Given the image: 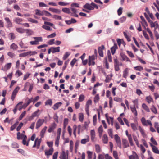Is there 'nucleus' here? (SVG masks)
<instances>
[{
	"label": "nucleus",
	"mask_w": 159,
	"mask_h": 159,
	"mask_svg": "<svg viewBox=\"0 0 159 159\" xmlns=\"http://www.w3.org/2000/svg\"><path fill=\"white\" fill-rule=\"evenodd\" d=\"M25 135L23 133L21 134L20 132H19L17 133V139L18 140L22 139L24 136Z\"/></svg>",
	"instance_id": "nucleus-24"
},
{
	"label": "nucleus",
	"mask_w": 159,
	"mask_h": 159,
	"mask_svg": "<svg viewBox=\"0 0 159 159\" xmlns=\"http://www.w3.org/2000/svg\"><path fill=\"white\" fill-rule=\"evenodd\" d=\"M69 151H66L64 149H62V152L60 153L59 158L60 159H68Z\"/></svg>",
	"instance_id": "nucleus-1"
},
{
	"label": "nucleus",
	"mask_w": 159,
	"mask_h": 159,
	"mask_svg": "<svg viewBox=\"0 0 159 159\" xmlns=\"http://www.w3.org/2000/svg\"><path fill=\"white\" fill-rule=\"evenodd\" d=\"M52 52L54 53L57 52H60V47H51Z\"/></svg>",
	"instance_id": "nucleus-25"
},
{
	"label": "nucleus",
	"mask_w": 159,
	"mask_h": 159,
	"mask_svg": "<svg viewBox=\"0 0 159 159\" xmlns=\"http://www.w3.org/2000/svg\"><path fill=\"white\" fill-rule=\"evenodd\" d=\"M47 128V127L45 126H44L43 129L41 130L40 133V135L41 137V138H43L44 137V135Z\"/></svg>",
	"instance_id": "nucleus-21"
},
{
	"label": "nucleus",
	"mask_w": 159,
	"mask_h": 159,
	"mask_svg": "<svg viewBox=\"0 0 159 159\" xmlns=\"http://www.w3.org/2000/svg\"><path fill=\"white\" fill-rule=\"evenodd\" d=\"M146 99L148 103H150L153 101L152 99L150 96L147 97Z\"/></svg>",
	"instance_id": "nucleus-51"
},
{
	"label": "nucleus",
	"mask_w": 159,
	"mask_h": 159,
	"mask_svg": "<svg viewBox=\"0 0 159 159\" xmlns=\"http://www.w3.org/2000/svg\"><path fill=\"white\" fill-rule=\"evenodd\" d=\"M20 46L22 48H27V47L24 45V43H23L22 41H20L19 43Z\"/></svg>",
	"instance_id": "nucleus-47"
},
{
	"label": "nucleus",
	"mask_w": 159,
	"mask_h": 159,
	"mask_svg": "<svg viewBox=\"0 0 159 159\" xmlns=\"http://www.w3.org/2000/svg\"><path fill=\"white\" fill-rule=\"evenodd\" d=\"M26 113V111H24L23 112L21 115L20 116L19 118V120H20L22 119L23 118V117L25 116Z\"/></svg>",
	"instance_id": "nucleus-50"
},
{
	"label": "nucleus",
	"mask_w": 159,
	"mask_h": 159,
	"mask_svg": "<svg viewBox=\"0 0 159 159\" xmlns=\"http://www.w3.org/2000/svg\"><path fill=\"white\" fill-rule=\"evenodd\" d=\"M19 122L16 121V122L11 126L10 127V130L11 131L13 130L16 128V126L18 125Z\"/></svg>",
	"instance_id": "nucleus-41"
},
{
	"label": "nucleus",
	"mask_w": 159,
	"mask_h": 159,
	"mask_svg": "<svg viewBox=\"0 0 159 159\" xmlns=\"http://www.w3.org/2000/svg\"><path fill=\"white\" fill-rule=\"evenodd\" d=\"M89 141V138L88 135H86V138L81 139V143L82 144H85Z\"/></svg>",
	"instance_id": "nucleus-16"
},
{
	"label": "nucleus",
	"mask_w": 159,
	"mask_h": 159,
	"mask_svg": "<svg viewBox=\"0 0 159 159\" xmlns=\"http://www.w3.org/2000/svg\"><path fill=\"white\" fill-rule=\"evenodd\" d=\"M118 48L117 45L116 44H114V46L111 48V51L112 55H114L116 52V50Z\"/></svg>",
	"instance_id": "nucleus-23"
},
{
	"label": "nucleus",
	"mask_w": 159,
	"mask_h": 159,
	"mask_svg": "<svg viewBox=\"0 0 159 159\" xmlns=\"http://www.w3.org/2000/svg\"><path fill=\"white\" fill-rule=\"evenodd\" d=\"M109 104L110 108H111L112 107L113 105L112 99V98L111 97H109Z\"/></svg>",
	"instance_id": "nucleus-60"
},
{
	"label": "nucleus",
	"mask_w": 159,
	"mask_h": 159,
	"mask_svg": "<svg viewBox=\"0 0 159 159\" xmlns=\"http://www.w3.org/2000/svg\"><path fill=\"white\" fill-rule=\"evenodd\" d=\"M91 139L92 141L93 142L95 138V133L94 130H92L90 131Z\"/></svg>",
	"instance_id": "nucleus-17"
},
{
	"label": "nucleus",
	"mask_w": 159,
	"mask_h": 159,
	"mask_svg": "<svg viewBox=\"0 0 159 159\" xmlns=\"http://www.w3.org/2000/svg\"><path fill=\"white\" fill-rule=\"evenodd\" d=\"M96 58V56L93 55L92 56H89V57L88 64L89 66L92 65L94 66L95 65V62L94 61Z\"/></svg>",
	"instance_id": "nucleus-3"
},
{
	"label": "nucleus",
	"mask_w": 159,
	"mask_h": 159,
	"mask_svg": "<svg viewBox=\"0 0 159 159\" xmlns=\"http://www.w3.org/2000/svg\"><path fill=\"white\" fill-rule=\"evenodd\" d=\"M35 13L36 15L40 16H43V10L41 11L39 9H37L35 10Z\"/></svg>",
	"instance_id": "nucleus-27"
},
{
	"label": "nucleus",
	"mask_w": 159,
	"mask_h": 159,
	"mask_svg": "<svg viewBox=\"0 0 159 159\" xmlns=\"http://www.w3.org/2000/svg\"><path fill=\"white\" fill-rule=\"evenodd\" d=\"M9 36L11 39H14L15 38V34L13 33H10L9 34Z\"/></svg>",
	"instance_id": "nucleus-63"
},
{
	"label": "nucleus",
	"mask_w": 159,
	"mask_h": 159,
	"mask_svg": "<svg viewBox=\"0 0 159 159\" xmlns=\"http://www.w3.org/2000/svg\"><path fill=\"white\" fill-rule=\"evenodd\" d=\"M114 139L118 147L120 148H121L120 138L118 134H116L114 135Z\"/></svg>",
	"instance_id": "nucleus-4"
},
{
	"label": "nucleus",
	"mask_w": 159,
	"mask_h": 159,
	"mask_svg": "<svg viewBox=\"0 0 159 159\" xmlns=\"http://www.w3.org/2000/svg\"><path fill=\"white\" fill-rule=\"evenodd\" d=\"M49 10L52 12L56 13H60L61 12V11L59 9L52 8H49Z\"/></svg>",
	"instance_id": "nucleus-30"
},
{
	"label": "nucleus",
	"mask_w": 159,
	"mask_h": 159,
	"mask_svg": "<svg viewBox=\"0 0 159 159\" xmlns=\"http://www.w3.org/2000/svg\"><path fill=\"white\" fill-rule=\"evenodd\" d=\"M22 140V143L24 145H26V146H28L29 145V142L30 140V139H29L27 142H26L27 139V137L26 135L24 136V137L23 138Z\"/></svg>",
	"instance_id": "nucleus-14"
},
{
	"label": "nucleus",
	"mask_w": 159,
	"mask_h": 159,
	"mask_svg": "<svg viewBox=\"0 0 159 159\" xmlns=\"http://www.w3.org/2000/svg\"><path fill=\"white\" fill-rule=\"evenodd\" d=\"M28 55H29V53L28 52H24L20 54L19 57H24Z\"/></svg>",
	"instance_id": "nucleus-53"
},
{
	"label": "nucleus",
	"mask_w": 159,
	"mask_h": 159,
	"mask_svg": "<svg viewBox=\"0 0 159 159\" xmlns=\"http://www.w3.org/2000/svg\"><path fill=\"white\" fill-rule=\"evenodd\" d=\"M120 55L123 60L126 61L131 62L130 60L124 54H121Z\"/></svg>",
	"instance_id": "nucleus-18"
},
{
	"label": "nucleus",
	"mask_w": 159,
	"mask_h": 159,
	"mask_svg": "<svg viewBox=\"0 0 159 159\" xmlns=\"http://www.w3.org/2000/svg\"><path fill=\"white\" fill-rule=\"evenodd\" d=\"M149 22L150 23L151 27L152 28L154 27V30H156V29H157V28L158 27V26H159V25L158 24L157 21H155L154 22H152V20H148Z\"/></svg>",
	"instance_id": "nucleus-11"
},
{
	"label": "nucleus",
	"mask_w": 159,
	"mask_h": 159,
	"mask_svg": "<svg viewBox=\"0 0 159 159\" xmlns=\"http://www.w3.org/2000/svg\"><path fill=\"white\" fill-rule=\"evenodd\" d=\"M113 157L115 158V159H119L117 153L116 151H113Z\"/></svg>",
	"instance_id": "nucleus-54"
},
{
	"label": "nucleus",
	"mask_w": 159,
	"mask_h": 159,
	"mask_svg": "<svg viewBox=\"0 0 159 159\" xmlns=\"http://www.w3.org/2000/svg\"><path fill=\"white\" fill-rule=\"evenodd\" d=\"M107 57L108 61L109 62H111L112 61V57L111 55L110 52L109 50H108L107 52Z\"/></svg>",
	"instance_id": "nucleus-34"
},
{
	"label": "nucleus",
	"mask_w": 159,
	"mask_h": 159,
	"mask_svg": "<svg viewBox=\"0 0 159 159\" xmlns=\"http://www.w3.org/2000/svg\"><path fill=\"white\" fill-rule=\"evenodd\" d=\"M85 98V96L83 94H81L79 96V102H81L83 101Z\"/></svg>",
	"instance_id": "nucleus-48"
},
{
	"label": "nucleus",
	"mask_w": 159,
	"mask_h": 159,
	"mask_svg": "<svg viewBox=\"0 0 159 159\" xmlns=\"http://www.w3.org/2000/svg\"><path fill=\"white\" fill-rule=\"evenodd\" d=\"M131 127L134 131H135L138 129L137 127L135 124L134 123L131 124Z\"/></svg>",
	"instance_id": "nucleus-45"
},
{
	"label": "nucleus",
	"mask_w": 159,
	"mask_h": 159,
	"mask_svg": "<svg viewBox=\"0 0 159 159\" xmlns=\"http://www.w3.org/2000/svg\"><path fill=\"white\" fill-rule=\"evenodd\" d=\"M130 109L134 115L137 116V112L135 106H134L133 107H130Z\"/></svg>",
	"instance_id": "nucleus-29"
},
{
	"label": "nucleus",
	"mask_w": 159,
	"mask_h": 159,
	"mask_svg": "<svg viewBox=\"0 0 159 159\" xmlns=\"http://www.w3.org/2000/svg\"><path fill=\"white\" fill-rule=\"evenodd\" d=\"M96 151L97 153L100 152L101 149L100 146L98 144H96L95 145Z\"/></svg>",
	"instance_id": "nucleus-49"
},
{
	"label": "nucleus",
	"mask_w": 159,
	"mask_h": 159,
	"mask_svg": "<svg viewBox=\"0 0 159 159\" xmlns=\"http://www.w3.org/2000/svg\"><path fill=\"white\" fill-rule=\"evenodd\" d=\"M62 104V103L61 102H58L55 104L52 107V108L54 110H56L58 109L60 106Z\"/></svg>",
	"instance_id": "nucleus-26"
},
{
	"label": "nucleus",
	"mask_w": 159,
	"mask_h": 159,
	"mask_svg": "<svg viewBox=\"0 0 159 159\" xmlns=\"http://www.w3.org/2000/svg\"><path fill=\"white\" fill-rule=\"evenodd\" d=\"M22 20H15V21L18 24H20L22 25H23L25 27H29V24L27 23H22L21 22Z\"/></svg>",
	"instance_id": "nucleus-28"
},
{
	"label": "nucleus",
	"mask_w": 159,
	"mask_h": 159,
	"mask_svg": "<svg viewBox=\"0 0 159 159\" xmlns=\"http://www.w3.org/2000/svg\"><path fill=\"white\" fill-rule=\"evenodd\" d=\"M112 77V75H107L106 78V79L105 80V82L106 83H108L109 82V81L111 80Z\"/></svg>",
	"instance_id": "nucleus-36"
},
{
	"label": "nucleus",
	"mask_w": 159,
	"mask_h": 159,
	"mask_svg": "<svg viewBox=\"0 0 159 159\" xmlns=\"http://www.w3.org/2000/svg\"><path fill=\"white\" fill-rule=\"evenodd\" d=\"M128 140L130 143V145L133 146L134 145L133 141L132 140V137L131 135H129V136L128 137Z\"/></svg>",
	"instance_id": "nucleus-46"
},
{
	"label": "nucleus",
	"mask_w": 159,
	"mask_h": 159,
	"mask_svg": "<svg viewBox=\"0 0 159 159\" xmlns=\"http://www.w3.org/2000/svg\"><path fill=\"white\" fill-rule=\"evenodd\" d=\"M53 149L52 148H51L48 150L45 151V154L46 156L51 155L53 153Z\"/></svg>",
	"instance_id": "nucleus-15"
},
{
	"label": "nucleus",
	"mask_w": 159,
	"mask_h": 159,
	"mask_svg": "<svg viewBox=\"0 0 159 159\" xmlns=\"http://www.w3.org/2000/svg\"><path fill=\"white\" fill-rule=\"evenodd\" d=\"M84 116L82 113H80L79 114V121L82 122L84 120Z\"/></svg>",
	"instance_id": "nucleus-38"
},
{
	"label": "nucleus",
	"mask_w": 159,
	"mask_h": 159,
	"mask_svg": "<svg viewBox=\"0 0 159 159\" xmlns=\"http://www.w3.org/2000/svg\"><path fill=\"white\" fill-rule=\"evenodd\" d=\"M62 11L64 13L69 14L70 15H71V13L70 12V10L69 8H63Z\"/></svg>",
	"instance_id": "nucleus-33"
},
{
	"label": "nucleus",
	"mask_w": 159,
	"mask_h": 159,
	"mask_svg": "<svg viewBox=\"0 0 159 159\" xmlns=\"http://www.w3.org/2000/svg\"><path fill=\"white\" fill-rule=\"evenodd\" d=\"M138 129L139 130L143 137H145L146 135L143 129L141 126H139L138 127Z\"/></svg>",
	"instance_id": "nucleus-19"
},
{
	"label": "nucleus",
	"mask_w": 159,
	"mask_h": 159,
	"mask_svg": "<svg viewBox=\"0 0 159 159\" xmlns=\"http://www.w3.org/2000/svg\"><path fill=\"white\" fill-rule=\"evenodd\" d=\"M56 126L57 125L55 123H53L51 124V125L49 126V128L48 130V131L49 133H51L56 128Z\"/></svg>",
	"instance_id": "nucleus-10"
},
{
	"label": "nucleus",
	"mask_w": 159,
	"mask_h": 159,
	"mask_svg": "<svg viewBox=\"0 0 159 159\" xmlns=\"http://www.w3.org/2000/svg\"><path fill=\"white\" fill-rule=\"evenodd\" d=\"M12 147L14 148H18L19 147L18 144L16 142H14L12 144Z\"/></svg>",
	"instance_id": "nucleus-61"
},
{
	"label": "nucleus",
	"mask_w": 159,
	"mask_h": 159,
	"mask_svg": "<svg viewBox=\"0 0 159 159\" xmlns=\"http://www.w3.org/2000/svg\"><path fill=\"white\" fill-rule=\"evenodd\" d=\"M70 55V53L69 52H66L63 57V60H65L69 57Z\"/></svg>",
	"instance_id": "nucleus-56"
},
{
	"label": "nucleus",
	"mask_w": 159,
	"mask_h": 159,
	"mask_svg": "<svg viewBox=\"0 0 159 159\" xmlns=\"http://www.w3.org/2000/svg\"><path fill=\"white\" fill-rule=\"evenodd\" d=\"M45 122V120L43 119H39L36 123V128L38 129Z\"/></svg>",
	"instance_id": "nucleus-6"
},
{
	"label": "nucleus",
	"mask_w": 159,
	"mask_h": 159,
	"mask_svg": "<svg viewBox=\"0 0 159 159\" xmlns=\"http://www.w3.org/2000/svg\"><path fill=\"white\" fill-rule=\"evenodd\" d=\"M126 52L128 55L131 58L134 57V56L133 53L131 51H127Z\"/></svg>",
	"instance_id": "nucleus-58"
},
{
	"label": "nucleus",
	"mask_w": 159,
	"mask_h": 159,
	"mask_svg": "<svg viewBox=\"0 0 159 159\" xmlns=\"http://www.w3.org/2000/svg\"><path fill=\"white\" fill-rule=\"evenodd\" d=\"M43 15H45L47 16H51V14L48 11L45 10H43Z\"/></svg>",
	"instance_id": "nucleus-59"
},
{
	"label": "nucleus",
	"mask_w": 159,
	"mask_h": 159,
	"mask_svg": "<svg viewBox=\"0 0 159 159\" xmlns=\"http://www.w3.org/2000/svg\"><path fill=\"white\" fill-rule=\"evenodd\" d=\"M77 61V60L75 58L73 59L70 62V65L72 67H73Z\"/></svg>",
	"instance_id": "nucleus-64"
},
{
	"label": "nucleus",
	"mask_w": 159,
	"mask_h": 159,
	"mask_svg": "<svg viewBox=\"0 0 159 159\" xmlns=\"http://www.w3.org/2000/svg\"><path fill=\"white\" fill-rule=\"evenodd\" d=\"M34 38L35 39L34 41H31L30 42V43L31 45H38L39 44V41L42 42L43 41V39L41 37H35Z\"/></svg>",
	"instance_id": "nucleus-2"
},
{
	"label": "nucleus",
	"mask_w": 159,
	"mask_h": 159,
	"mask_svg": "<svg viewBox=\"0 0 159 159\" xmlns=\"http://www.w3.org/2000/svg\"><path fill=\"white\" fill-rule=\"evenodd\" d=\"M105 47L103 45H102L101 46L99 47L98 48V52L100 56L102 57H103V50L104 49Z\"/></svg>",
	"instance_id": "nucleus-9"
},
{
	"label": "nucleus",
	"mask_w": 159,
	"mask_h": 159,
	"mask_svg": "<svg viewBox=\"0 0 159 159\" xmlns=\"http://www.w3.org/2000/svg\"><path fill=\"white\" fill-rule=\"evenodd\" d=\"M69 62V60H67L64 63V66H63L62 68V70L63 71H64L65 70V69L66 68Z\"/></svg>",
	"instance_id": "nucleus-52"
},
{
	"label": "nucleus",
	"mask_w": 159,
	"mask_h": 159,
	"mask_svg": "<svg viewBox=\"0 0 159 159\" xmlns=\"http://www.w3.org/2000/svg\"><path fill=\"white\" fill-rule=\"evenodd\" d=\"M41 142V138L38 139L37 138L35 140L33 146V148L37 147V149H39V148Z\"/></svg>",
	"instance_id": "nucleus-8"
},
{
	"label": "nucleus",
	"mask_w": 159,
	"mask_h": 159,
	"mask_svg": "<svg viewBox=\"0 0 159 159\" xmlns=\"http://www.w3.org/2000/svg\"><path fill=\"white\" fill-rule=\"evenodd\" d=\"M16 30L17 32L20 33H24L25 31V30L22 28H16Z\"/></svg>",
	"instance_id": "nucleus-44"
},
{
	"label": "nucleus",
	"mask_w": 159,
	"mask_h": 159,
	"mask_svg": "<svg viewBox=\"0 0 159 159\" xmlns=\"http://www.w3.org/2000/svg\"><path fill=\"white\" fill-rule=\"evenodd\" d=\"M108 133L109 136L111 138H113L112 129H108Z\"/></svg>",
	"instance_id": "nucleus-42"
},
{
	"label": "nucleus",
	"mask_w": 159,
	"mask_h": 159,
	"mask_svg": "<svg viewBox=\"0 0 159 159\" xmlns=\"http://www.w3.org/2000/svg\"><path fill=\"white\" fill-rule=\"evenodd\" d=\"M133 138L135 142V143H136V145L138 146V147H139V142L138 140V139L137 138V137L134 135L133 136Z\"/></svg>",
	"instance_id": "nucleus-43"
},
{
	"label": "nucleus",
	"mask_w": 159,
	"mask_h": 159,
	"mask_svg": "<svg viewBox=\"0 0 159 159\" xmlns=\"http://www.w3.org/2000/svg\"><path fill=\"white\" fill-rule=\"evenodd\" d=\"M122 142L124 148L129 147V143L126 139H122Z\"/></svg>",
	"instance_id": "nucleus-22"
},
{
	"label": "nucleus",
	"mask_w": 159,
	"mask_h": 159,
	"mask_svg": "<svg viewBox=\"0 0 159 159\" xmlns=\"http://www.w3.org/2000/svg\"><path fill=\"white\" fill-rule=\"evenodd\" d=\"M23 125V123L22 122L20 123L16 128V130L19 131L21 129Z\"/></svg>",
	"instance_id": "nucleus-62"
},
{
	"label": "nucleus",
	"mask_w": 159,
	"mask_h": 159,
	"mask_svg": "<svg viewBox=\"0 0 159 159\" xmlns=\"http://www.w3.org/2000/svg\"><path fill=\"white\" fill-rule=\"evenodd\" d=\"M141 121L142 125L144 126H148V125H151V122L150 120H146L144 117H142L141 119Z\"/></svg>",
	"instance_id": "nucleus-5"
},
{
	"label": "nucleus",
	"mask_w": 159,
	"mask_h": 159,
	"mask_svg": "<svg viewBox=\"0 0 159 159\" xmlns=\"http://www.w3.org/2000/svg\"><path fill=\"white\" fill-rule=\"evenodd\" d=\"M150 145L152 148V150L153 152L155 153L159 154V150L158 148L150 143Z\"/></svg>",
	"instance_id": "nucleus-12"
},
{
	"label": "nucleus",
	"mask_w": 159,
	"mask_h": 159,
	"mask_svg": "<svg viewBox=\"0 0 159 159\" xmlns=\"http://www.w3.org/2000/svg\"><path fill=\"white\" fill-rule=\"evenodd\" d=\"M141 24L142 25L143 27L146 29V27L148 26V24L145 20H142L140 22Z\"/></svg>",
	"instance_id": "nucleus-40"
},
{
	"label": "nucleus",
	"mask_w": 159,
	"mask_h": 159,
	"mask_svg": "<svg viewBox=\"0 0 159 159\" xmlns=\"http://www.w3.org/2000/svg\"><path fill=\"white\" fill-rule=\"evenodd\" d=\"M39 110L38 109L34 112L33 113L32 115L29 117L28 120L31 121L33 120L35 117L38 116H39Z\"/></svg>",
	"instance_id": "nucleus-7"
},
{
	"label": "nucleus",
	"mask_w": 159,
	"mask_h": 159,
	"mask_svg": "<svg viewBox=\"0 0 159 159\" xmlns=\"http://www.w3.org/2000/svg\"><path fill=\"white\" fill-rule=\"evenodd\" d=\"M142 107L144 110L146 111L147 112H149L150 111V110L147 106L145 103H143L142 105Z\"/></svg>",
	"instance_id": "nucleus-32"
},
{
	"label": "nucleus",
	"mask_w": 159,
	"mask_h": 159,
	"mask_svg": "<svg viewBox=\"0 0 159 159\" xmlns=\"http://www.w3.org/2000/svg\"><path fill=\"white\" fill-rule=\"evenodd\" d=\"M134 68L135 70L141 71L143 69V67L138 66H136L134 67Z\"/></svg>",
	"instance_id": "nucleus-35"
},
{
	"label": "nucleus",
	"mask_w": 159,
	"mask_h": 159,
	"mask_svg": "<svg viewBox=\"0 0 159 159\" xmlns=\"http://www.w3.org/2000/svg\"><path fill=\"white\" fill-rule=\"evenodd\" d=\"M103 143L104 144H107L108 143V138L107 134H104L102 138Z\"/></svg>",
	"instance_id": "nucleus-20"
},
{
	"label": "nucleus",
	"mask_w": 159,
	"mask_h": 159,
	"mask_svg": "<svg viewBox=\"0 0 159 159\" xmlns=\"http://www.w3.org/2000/svg\"><path fill=\"white\" fill-rule=\"evenodd\" d=\"M83 7L85 9H87L89 10H93L94 7L92 6V5L89 3H86L84 6Z\"/></svg>",
	"instance_id": "nucleus-13"
},
{
	"label": "nucleus",
	"mask_w": 159,
	"mask_h": 159,
	"mask_svg": "<svg viewBox=\"0 0 159 159\" xmlns=\"http://www.w3.org/2000/svg\"><path fill=\"white\" fill-rule=\"evenodd\" d=\"M151 111L155 114H157V110L154 105H152L150 108Z\"/></svg>",
	"instance_id": "nucleus-37"
},
{
	"label": "nucleus",
	"mask_w": 159,
	"mask_h": 159,
	"mask_svg": "<svg viewBox=\"0 0 159 159\" xmlns=\"http://www.w3.org/2000/svg\"><path fill=\"white\" fill-rule=\"evenodd\" d=\"M87 153L88 154V157L89 159H91L92 158V156L93 155L92 152L89 151H88L87 152Z\"/></svg>",
	"instance_id": "nucleus-57"
},
{
	"label": "nucleus",
	"mask_w": 159,
	"mask_h": 159,
	"mask_svg": "<svg viewBox=\"0 0 159 159\" xmlns=\"http://www.w3.org/2000/svg\"><path fill=\"white\" fill-rule=\"evenodd\" d=\"M65 22L67 24L70 25L75 23L76 22V20H65Z\"/></svg>",
	"instance_id": "nucleus-55"
},
{
	"label": "nucleus",
	"mask_w": 159,
	"mask_h": 159,
	"mask_svg": "<svg viewBox=\"0 0 159 159\" xmlns=\"http://www.w3.org/2000/svg\"><path fill=\"white\" fill-rule=\"evenodd\" d=\"M129 159H139V157L136 152H134L133 155L129 157Z\"/></svg>",
	"instance_id": "nucleus-31"
},
{
	"label": "nucleus",
	"mask_w": 159,
	"mask_h": 159,
	"mask_svg": "<svg viewBox=\"0 0 159 159\" xmlns=\"http://www.w3.org/2000/svg\"><path fill=\"white\" fill-rule=\"evenodd\" d=\"M10 48L11 49H12L14 50H16L18 46L15 43H13L10 46Z\"/></svg>",
	"instance_id": "nucleus-39"
}]
</instances>
